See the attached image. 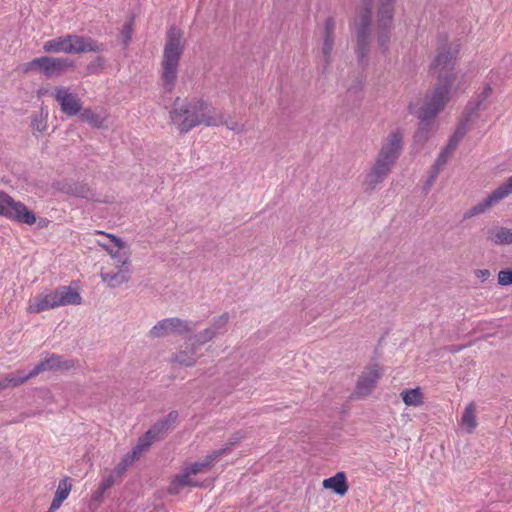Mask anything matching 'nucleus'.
<instances>
[{
  "instance_id": "f257e3e1",
  "label": "nucleus",
  "mask_w": 512,
  "mask_h": 512,
  "mask_svg": "<svg viewBox=\"0 0 512 512\" xmlns=\"http://www.w3.org/2000/svg\"><path fill=\"white\" fill-rule=\"evenodd\" d=\"M460 53V44L445 43L437 49L430 70L437 75V82L430 95L421 103L410 105L411 113L422 122L434 119L450 99L466 88V75L455 71Z\"/></svg>"
},
{
  "instance_id": "f03ea898",
  "label": "nucleus",
  "mask_w": 512,
  "mask_h": 512,
  "mask_svg": "<svg viewBox=\"0 0 512 512\" xmlns=\"http://www.w3.org/2000/svg\"><path fill=\"white\" fill-rule=\"evenodd\" d=\"M169 118L181 134L188 133L200 125L218 127L223 123L222 112L202 98L177 97L171 105Z\"/></svg>"
},
{
  "instance_id": "7ed1b4c3",
  "label": "nucleus",
  "mask_w": 512,
  "mask_h": 512,
  "mask_svg": "<svg viewBox=\"0 0 512 512\" xmlns=\"http://www.w3.org/2000/svg\"><path fill=\"white\" fill-rule=\"evenodd\" d=\"M185 46L183 30L179 27L171 26L166 32V40L160 63V79L163 89L167 92H172L177 84L180 60Z\"/></svg>"
},
{
  "instance_id": "20e7f679",
  "label": "nucleus",
  "mask_w": 512,
  "mask_h": 512,
  "mask_svg": "<svg viewBox=\"0 0 512 512\" xmlns=\"http://www.w3.org/2000/svg\"><path fill=\"white\" fill-rule=\"evenodd\" d=\"M81 304L80 294L70 286L47 290L32 297L27 305V313H41L60 306Z\"/></svg>"
},
{
  "instance_id": "39448f33",
  "label": "nucleus",
  "mask_w": 512,
  "mask_h": 512,
  "mask_svg": "<svg viewBox=\"0 0 512 512\" xmlns=\"http://www.w3.org/2000/svg\"><path fill=\"white\" fill-rule=\"evenodd\" d=\"M43 51L49 54H81L101 52L103 45L91 37L76 34H65L44 42Z\"/></svg>"
},
{
  "instance_id": "423d86ee",
  "label": "nucleus",
  "mask_w": 512,
  "mask_h": 512,
  "mask_svg": "<svg viewBox=\"0 0 512 512\" xmlns=\"http://www.w3.org/2000/svg\"><path fill=\"white\" fill-rule=\"evenodd\" d=\"M371 8L372 0H363L351 24L356 37V52L361 62L368 57L370 47Z\"/></svg>"
},
{
  "instance_id": "0eeeda50",
  "label": "nucleus",
  "mask_w": 512,
  "mask_h": 512,
  "mask_svg": "<svg viewBox=\"0 0 512 512\" xmlns=\"http://www.w3.org/2000/svg\"><path fill=\"white\" fill-rule=\"evenodd\" d=\"M75 66L73 60L64 57L40 56L24 63L21 70L25 74L39 73L46 78L60 77Z\"/></svg>"
},
{
  "instance_id": "6e6552de",
  "label": "nucleus",
  "mask_w": 512,
  "mask_h": 512,
  "mask_svg": "<svg viewBox=\"0 0 512 512\" xmlns=\"http://www.w3.org/2000/svg\"><path fill=\"white\" fill-rule=\"evenodd\" d=\"M394 0H380L377 12L376 38L382 54L386 53L391 38L393 24Z\"/></svg>"
},
{
  "instance_id": "1a4fd4ad",
  "label": "nucleus",
  "mask_w": 512,
  "mask_h": 512,
  "mask_svg": "<svg viewBox=\"0 0 512 512\" xmlns=\"http://www.w3.org/2000/svg\"><path fill=\"white\" fill-rule=\"evenodd\" d=\"M0 216L30 226L37 220L36 215L24 203L16 201L4 191H0Z\"/></svg>"
},
{
  "instance_id": "9d476101",
  "label": "nucleus",
  "mask_w": 512,
  "mask_h": 512,
  "mask_svg": "<svg viewBox=\"0 0 512 512\" xmlns=\"http://www.w3.org/2000/svg\"><path fill=\"white\" fill-rule=\"evenodd\" d=\"M403 148V134L400 130L390 132L383 140L377 155V163L392 170Z\"/></svg>"
},
{
  "instance_id": "9b49d317",
  "label": "nucleus",
  "mask_w": 512,
  "mask_h": 512,
  "mask_svg": "<svg viewBox=\"0 0 512 512\" xmlns=\"http://www.w3.org/2000/svg\"><path fill=\"white\" fill-rule=\"evenodd\" d=\"M97 234L104 235L107 237L111 243H102L98 242V244L107 251L110 255L112 263V267H129L130 268V251L126 247L125 243L118 237L105 233L103 231H97Z\"/></svg>"
},
{
  "instance_id": "f8f14e48",
  "label": "nucleus",
  "mask_w": 512,
  "mask_h": 512,
  "mask_svg": "<svg viewBox=\"0 0 512 512\" xmlns=\"http://www.w3.org/2000/svg\"><path fill=\"white\" fill-rule=\"evenodd\" d=\"M52 96L58 103L61 112L66 116L73 117L81 112V99L69 87L56 86Z\"/></svg>"
},
{
  "instance_id": "ddd939ff",
  "label": "nucleus",
  "mask_w": 512,
  "mask_h": 512,
  "mask_svg": "<svg viewBox=\"0 0 512 512\" xmlns=\"http://www.w3.org/2000/svg\"><path fill=\"white\" fill-rule=\"evenodd\" d=\"M382 373V368L378 363L367 365L359 376L354 395L358 398L370 395L376 387L378 380L381 378Z\"/></svg>"
},
{
  "instance_id": "4468645a",
  "label": "nucleus",
  "mask_w": 512,
  "mask_h": 512,
  "mask_svg": "<svg viewBox=\"0 0 512 512\" xmlns=\"http://www.w3.org/2000/svg\"><path fill=\"white\" fill-rule=\"evenodd\" d=\"M512 193V175L506 180L505 183L500 185L487 198L477 205L471 207L465 214L466 217L470 218L479 214H482L489 210L493 205L506 198Z\"/></svg>"
},
{
  "instance_id": "2eb2a0df",
  "label": "nucleus",
  "mask_w": 512,
  "mask_h": 512,
  "mask_svg": "<svg viewBox=\"0 0 512 512\" xmlns=\"http://www.w3.org/2000/svg\"><path fill=\"white\" fill-rule=\"evenodd\" d=\"M192 331L189 323L179 318H167L152 327L149 334L154 338L166 337L171 334L183 335Z\"/></svg>"
},
{
  "instance_id": "dca6fc26",
  "label": "nucleus",
  "mask_w": 512,
  "mask_h": 512,
  "mask_svg": "<svg viewBox=\"0 0 512 512\" xmlns=\"http://www.w3.org/2000/svg\"><path fill=\"white\" fill-rule=\"evenodd\" d=\"M76 365L77 361L75 360L64 359L62 356L51 354L41 360L33 370L29 372V376L35 377L45 371L70 370L75 368Z\"/></svg>"
},
{
  "instance_id": "f3484780",
  "label": "nucleus",
  "mask_w": 512,
  "mask_h": 512,
  "mask_svg": "<svg viewBox=\"0 0 512 512\" xmlns=\"http://www.w3.org/2000/svg\"><path fill=\"white\" fill-rule=\"evenodd\" d=\"M202 485V482L197 479V476L184 465L182 471L172 478L168 492L170 494H178L186 487H200Z\"/></svg>"
},
{
  "instance_id": "a211bd4d",
  "label": "nucleus",
  "mask_w": 512,
  "mask_h": 512,
  "mask_svg": "<svg viewBox=\"0 0 512 512\" xmlns=\"http://www.w3.org/2000/svg\"><path fill=\"white\" fill-rule=\"evenodd\" d=\"M130 268L129 267H105L101 271V279L109 287H119L130 280Z\"/></svg>"
},
{
  "instance_id": "6ab92c4d",
  "label": "nucleus",
  "mask_w": 512,
  "mask_h": 512,
  "mask_svg": "<svg viewBox=\"0 0 512 512\" xmlns=\"http://www.w3.org/2000/svg\"><path fill=\"white\" fill-rule=\"evenodd\" d=\"M391 169L375 162L364 180L365 191H373L390 174Z\"/></svg>"
},
{
  "instance_id": "aec40b11",
  "label": "nucleus",
  "mask_w": 512,
  "mask_h": 512,
  "mask_svg": "<svg viewBox=\"0 0 512 512\" xmlns=\"http://www.w3.org/2000/svg\"><path fill=\"white\" fill-rule=\"evenodd\" d=\"M165 427V423H157L150 430H148L145 435L139 438L137 445L132 450L134 454L138 457L144 452L149 446L157 440L161 434H163V429Z\"/></svg>"
},
{
  "instance_id": "412c9836",
  "label": "nucleus",
  "mask_w": 512,
  "mask_h": 512,
  "mask_svg": "<svg viewBox=\"0 0 512 512\" xmlns=\"http://www.w3.org/2000/svg\"><path fill=\"white\" fill-rule=\"evenodd\" d=\"M335 21L327 18L324 23L322 54L325 62L329 63L334 46Z\"/></svg>"
},
{
  "instance_id": "4be33fe9",
  "label": "nucleus",
  "mask_w": 512,
  "mask_h": 512,
  "mask_svg": "<svg viewBox=\"0 0 512 512\" xmlns=\"http://www.w3.org/2000/svg\"><path fill=\"white\" fill-rule=\"evenodd\" d=\"M462 136L463 132L457 130L455 134L450 138L446 147L440 152L435 162V173L433 177H435L438 174L440 169L446 164L447 160L451 157Z\"/></svg>"
},
{
  "instance_id": "5701e85b",
  "label": "nucleus",
  "mask_w": 512,
  "mask_h": 512,
  "mask_svg": "<svg viewBox=\"0 0 512 512\" xmlns=\"http://www.w3.org/2000/svg\"><path fill=\"white\" fill-rule=\"evenodd\" d=\"M225 452V450L213 451L203 460L188 463L185 466L194 474L208 473L214 466V462Z\"/></svg>"
},
{
  "instance_id": "b1692460",
  "label": "nucleus",
  "mask_w": 512,
  "mask_h": 512,
  "mask_svg": "<svg viewBox=\"0 0 512 512\" xmlns=\"http://www.w3.org/2000/svg\"><path fill=\"white\" fill-rule=\"evenodd\" d=\"M225 452V450L213 451L203 460L188 463L185 466L194 474L208 473L214 466V462Z\"/></svg>"
},
{
  "instance_id": "393cba45",
  "label": "nucleus",
  "mask_w": 512,
  "mask_h": 512,
  "mask_svg": "<svg viewBox=\"0 0 512 512\" xmlns=\"http://www.w3.org/2000/svg\"><path fill=\"white\" fill-rule=\"evenodd\" d=\"M322 486L325 489L332 490L339 496H344L349 489L347 477L344 472H337L334 476L326 478L322 481Z\"/></svg>"
},
{
  "instance_id": "a878e982",
  "label": "nucleus",
  "mask_w": 512,
  "mask_h": 512,
  "mask_svg": "<svg viewBox=\"0 0 512 512\" xmlns=\"http://www.w3.org/2000/svg\"><path fill=\"white\" fill-rule=\"evenodd\" d=\"M400 397L407 407L418 408L425 403V393L422 387L405 388L400 392Z\"/></svg>"
},
{
  "instance_id": "bb28decb",
  "label": "nucleus",
  "mask_w": 512,
  "mask_h": 512,
  "mask_svg": "<svg viewBox=\"0 0 512 512\" xmlns=\"http://www.w3.org/2000/svg\"><path fill=\"white\" fill-rule=\"evenodd\" d=\"M72 486V480L70 477L66 476L62 478L58 483L52 502L61 506L63 502L69 497Z\"/></svg>"
},
{
  "instance_id": "cd10ccee",
  "label": "nucleus",
  "mask_w": 512,
  "mask_h": 512,
  "mask_svg": "<svg viewBox=\"0 0 512 512\" xmlns=\"http://www.w3.org/2000/svg\"><path fill=\"white\" fill-rule=\"evenodd\" d=\"M461 425L468 433H472L477 427L476 405L473 402L465 407L461 418Z\"/></svg>"
},
{
  "instance_id": "c85d7f7f",
  "label": "nucleus",
  "mask_w": 512,
  "mask_h": 512,
  "mask_svg": "<svg viewBox=\"0 0 512 512\" xmlns=\"http://www.w3.org/2000/svg\"><path fill=\"white\" fill-rule=\"evenodd\" d=\"M79 115L82 121L87 122L93 128L99 129L105 126L106 117L101 116L99 113L90 108L81 109Z\"/></svg>"
},
{
  "instance_id": "c756f323",
  "label": "nucleus",
  "mask_w": 512,
  "mask_h": 512,
  "mask_svg": "<svg viewBox=\"0 0 512 512\" xmlns=\"http://www.w3.org/2000/svg\"><path fill=\"white\" fill-rule=\"evenodd\" d=\"M490 240L496 245L512 244V229L501 227L490 231Z\"/></svg>"
},
{
  "instance_id": "7c9ffc66",
  "label": "nucleus",
  "mask_w": 512,
  "mask_h": 512,
  "mask_svg": "<svg viewBox=\"0 0 512 512\" xmlns=\"http://www.w3.org/2000/svg\"><path fill=\"white\" fill-rule=\"evenodd\" d=\"M197 357L194 347L188 350L179 351L173 358V361L182 366H193L196 363Z\"/></svg>"
},
{
  "instance_id": "2f4dec72",
  "label": "nucleus",
  "mask_w": 512,
  "mask_h": 512,
  "mask_svg": "<svg viewBox=\"0 0 512 512\" xmlns=\"http://www.w3.org/2000/svg\"><path fill=\"white\" fill-rule=\"evenodd\" d=\"M30 378H32V376H29V373L27 375H23L22 372H16L14 374L8 375L0 381V390L6 389L8 387L19 386Z\"/></svg>"
},
{
  "instance_id": "473e14b6",
  "label": "nucleus",
  "mask_w": 512,
  "mask_h": 512,
  "mask_svg": "<svg viewBox=\"0 0 512 512\" xmlns=\"http://www.w3.org/2000/svg\"><path fill=\"white\" fill-rule=\"evenodd\" d=\"M227 322H228V315L227 314L221 315L214 324L215 328L214 329H212V328L206 329L200 335L198 341L200 343H205V342L211 340L216 335L217 330L220 329L221 327L225 326L227 324Z\"/></svg>"
},
{
  "instance_id": "72a5a7b5",
  "label": "nucleus",
  "mask_w": 512,
  "mask_h": 512,
  "mask_svg": "<svg viewBox=\"0 0 512 512\" xmlns=\"http://www.w3.org/2000/svg\"><path fill=\"white\" fill-rule=\"evenodd\" d=\"M139 457L134 454L133 452L127 454L113 469L114 473L117 474V476L123 477L124 473L126 472L127 468L138 459Z\"/></svg>"
},
{
  "instance_id": "f704fd0d",
  "label": "nucleus",
  "mask_w": 512,
  "mask_h": 512,
  "mask_svg": "<svg viewBox=\"0 0 512 512\" xmlns=\"http://www.w3.org/2000/svg\"><path fill=\"white\" fill-rule=\"evenodd\" d=\"M121 479L122 478L120 476H117V474L114 473V470L104 471L102 474V481L100 483L102 491H107L114 484L120 482Z\"/></svg>"
},
{
  "instance_id": "c9c22d12",
  "label": "nucleus",
  "mask_w": 512,
  "mask_h": 512,
  "mask_svg": "<svg viewBox=\"0 0 512 512\" xmlns=\"http://www.w3.org/2000/svg\"><path fill=\"white\" fill-rule=\"evenodd\" d=\"M47 117L48 113L41 111L40 115L38 117H35L32 120V129L33 132H39L42 133L47 130L48 124H47Z\"/></svg>"
},
{
  "instance_id": "e433bc0d",
  "label": "nucleus",
  "mask_w": 512,
  "mask_h": 512,
  "mask_svg": "<svg viewBox=\"0 0 512 512\" xmlns=\"http://www.w3.org/2000/svg\"><path fill=\"white\" fill-rule=\"evenodd\" d=\"M104 60L103 57L99 56L96 60L90 63L87 67L88 74L98 73L103 69Z\"/></svg>"
},
{
  "instance_id": "4c0bfd02",
  "label": "nucleus",
  "mask_w": 512,
  "mask_h": 512,
  "mask_svg": "<svg viewBox=\"0 0 512 512\" xmlns=\"http://www.w3.org/2000/svg\"><path fill=\"white\" fill-rule=\"evenodd\" d=\"M498 282L501 285L512 284V270H502L498 273Z\"/></svg>"
},
{
  "instance_id": "58836bf2",
  "label": "nucleus",
  "mask_w": 512,
  "mask_h": 512,
  "mask_svg": "<svg viewBox=\"0 0 512 512\" xmlns=\"http://www.w3.org/2000/svg\"><path fill=\"white\" fill-rule=\"evenodd\" d=\"M132 30V22H128L123 26L121 36L123 38V42L125 43V45H127L131 40Z\"/></svg>"
},
{
  "instance_id": "ea45409f",
  "label": "nucleus",
  "mask_w": 512,
  "mask_h": 512,
  "mask_svg": "<svg viewBox=\"0 0 512 512\" xmlns=\"http://www.w3.org/2000/svg\"><path fill=\"white\" fill-rule=\"evenodd\" d=\"M177 418H178V413L177 412H171V413H169V415L167 416V418L164 421L160 422V423H165V427L163 429V433L165 431H167L173 423L176 422Z\"/></svg>"
},
{
  "instance_id": "a19ab883",
  "label": "nucleus",
  "mask_w": 512,
  "mask_h": 512,
  "mask_svg": "<svg viewBox=\"0 0 512 512\" xmlns=\"http://www.w3.org/2000/svg\"><path fill=\"white\" fill-rule=\"evenodd\" d=\"M222 124H225L226 127L229 130H232L237 133H242L244 131V126L242 124H239L238 122L231 121V122H224Z\"/></svg>"
},
{
  "instance_id": "79ce46f5",
  "label": "nucleus",
  "mask_w": 512,
  "mask_h": 512,
  "mask_svg": "<svg viewBox=\"0 0 512 512\" xmlns=\"http://www.w3.org/2000/svg\"><path fill=\"white\" fill-rule=\"evenodd\" d=\"M492 93H493V89H492L491 85L486 84L478 96L479 101L480 102L485 101L487 98H489L492 95Z\"/></svg>"
},
{
  "instance_id": "37998d69",
  "label": "nucleus",
  "mask_w": 512,
  "mask_h": 512,
  "mask_svg": "<svg viewBox=\"0 0 512 512\" xmlns=\"http://www.w3.org/2000/svg\"><path fill=\"white\" fill-rule=\"evenodd\" d=\"M105 492L106 491H102V486L99 484V487L93 496L94 500L97 502H101L103 500V496H104Z\"/></svg>"
},
{
  "instance_id": "c03bdc74",
  "label": "nucleus",
  "mask_w": 512,
  "mask_h": 512,
  "mask_svg": "<svg viewBox=\"0 0 512 512\" xmlns=\"http://www.w3.org/2000/svg\"><path fill=\"white\" fill-rule=\"evenodd\" d=\"M476 275H477V277L485 280V279H487L490 276V272H489V270H486V269H484V270H477Z\"/></svg>"
},
{
  "instance_id": "a18cd8bd",
  "label": "nucleus",
  "mask_w": 512,
  "mask_h": 512,
  "mask_svg": "<svg viewBox=\"0 0 512 512\" xmlns=\"http://www.w3.org/2000/svg\"><path fill=\"white\" fill-rule=\"evenodd\" d=\"M61 506L51 502L49 509L46 512H56Z\"/></svg>"
},
{
  "instance_id": "49530a36",
  "label": "nucleus",
  "mask_w": 512,
  "mask_h": 512,
  "mask_svg": "<svg viewBox=\"0 0 512 512\" xmlns=\"http://www.w3.org/2000/svg\"><path fill=\"white\" fill-rule=\"evenodd\" d=\"M48 222H49V221H48L47 219H41V221H40V226H41V227H45V226H47Z\"/></svg>"
},
{
  "instance_id": "de8ad7c7",
  "label": "nucleus",
  "mask_w": 512,
  "mask_h": 512,
  "mask_svg": "<svg viewBox=\"0 0 512 512\" xmlns=\"http://www.w3.org/2000/svg\"><path fill=\"white\" fill-rule=\"evenodd\" d=\"M423 131H424V128H421L417 134H416V137H422L423 136Z\"/></svg>"
}]
</instances>
